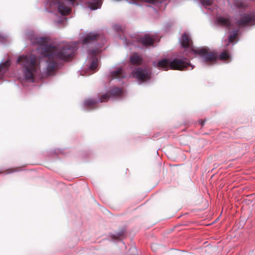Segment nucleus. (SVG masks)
I'll return each mask as SVG.
<instances>
[{
    "label": "nucleus",
    "instance_id": "obj_24",
    "mask_svg": "<svg viewBox=\"0 0 255 255\" xmlns=\"http://www.w3.org/2000/svg\"><path fill=\"white\" fill-rule=\"evenodd\" d=\"M19 170V168L16 167L14 168H10L8 169H7L4 171H0V174L2 173H5V174H9L12 172L18 171Z\"/></svg>",
    "mask_w": 255,
    "mask_h": 255
},
{
    "label": "nucleus",
    "instance_id": "obj_14",
    "mask_svg": "<svg viewBox=\"0 0 255 255\" xmlns=\"http://www.w3.org/2000/svg\"><path fill=\"white\" fill-rule=\"evenodd\" d=\"M98 65V59L97 57H94L91 62L90 66L88 68V70L92 72V73H94L95 70L97 68Z\"/></svg>",
    "mask_w": 255,
    "mask_h": 255
},
{
    "label": "nucleus",
    "instance_id": "obj_16",
    "mask_svg": "<svg viewBox=\"0 0 255 255\" xmlns=\"http://www.w3.org/2000/svg\"><path fill=\"white\" fill-rule=\"evenodd\" d=\"M218 22L223 26H230L231 21L228 18L225 17H219L217 18Z\"/></svg>",
    "mask_w": 255,
    "mask_h": 255
},
{
    "label": "nucleus",
    "instance_id": "obj_4",
    "mask_svg": "<svg viewBox=\"0 0 255 255\" xmlns=\"http://www.w3.org/2000/svg\"><path fill=\"white\" fill-rule=\"evenodd\" d=\"M180 42L183 48L189 49L192 53L203 57L205 61L207 62V50L203 48H193L192 40L187 33H184L182 35Z\"/></svg>",
    "mask_w": 255,
    "mask_h": 255
},
{
    "label": "nucleus",
    "instance_id": "obj_13",
    "mask_svg": "<svg viewBox=\"0 0 255 255\" xmlns=\"http://www.w3.org/2000/svg\"><path fill=\"white\" fill-rule=\"evenodd\" d=\"M112 79H121L124 77L122 69L118 68L116 70L111 73Z\"/></svg>",
    "mask_w": 255,
    "mask_h": 255
},
{
    "label": "nucleus",
    "instance_id": "obj_3",
    "mask_svg": "<svg viewBox=\"0 0 255 255\" xmlns=\"http://www.w3.org/2000/svg\"><path fill=\"white\" fill-rule=\"evenodd\" d=\"M190 65L187 59L182 60L175 58L171 61L167 59H162L157 62L156 67L158 69L165 71L168 70L169 68L173 70H183Z\"/></svg>",
    "mask_w": 255,
    "mask_h": 255
},
{
    "label": "nucleus",
    "instance_id": "obj_27",
    "mask_svg": "<svg viewBox=\"0 0 255 255\" xmlns=\"http://www.w3.org/2000/svg\"><path fill=\"white\" fill-rule=\"evenodd\" d=\"M115 28L116 29L117 31H119L120 30H122V28L120 26L116 25L115 26Z\"/></svg>",
    "mask_w": 255,
    "mask_h": 255
},
{
    "label": "nucleus",
    "instance_id": "obj_28",
    "mask_svg": "<svg viewBox=\"0 0 255 255\" xmlns=\"http://www.w3.org/2000/svg\"><path fill=\"white\" fill-rule=\"evenodd\" d=\"M208 5H209L212 2V0H208Z\"/></svg>",
    "mask_w": 255,
    "mask_h": 255
},
{
    "label": "nucleus",
    "instance_id": "obj_23",
    "mask_svg": "<svg viewBox=\"0 0 255 255\" xmlns=\"http://www.w3.org/2000/svg\"><path fill=\"white\" fill-rule=\"evenodd\" d=\"M240 150V147L238 144H233L231 146L230 152L231 153H236Z\"/></svg>",
    "mask_w": 255,
    "mask_h": 255
},
{
    "label": "nucleus",
    "instance_id": "obj_6",
    "mask_svg": "<svg viewBox=\"0 0 255 255\" xmlns=\"http://www.w3.org/2000/svg\"><path fill=\"white\" fill-rule=\"evenodd\" d=\"M50 6L52 8H57L58 12L62 15H68L71 10L68 5V2L63 0H52Z\"/></svg>",
    "mask_w": 255,
    "mask_h": 255
},
{
    "label": "nucleus",
    "instance_id": "obj_5",
    "mask_svg": "<svg viewBox=\"0 0 255 255\" xmlns=\"http://www.w3.org/2000/svg\"><path fill=\"white\" fill-rule=\"evenodd\" d=\"M236 24L239 27L255 25V12L241 14L240 18L236 21Z\"/></svg>",
    "mask_w": 255,
    "mask_h": 255
},
{
    "label": "nucleus",
    "instance_id": "obj_12",
    "mask_svg": "<svg viewBox=\"0 0 255 255\" xmlns=\"http://www.w3.org/2000/svg\"><path fill=\"white\" fill-rule=\"evenodd\" d=\"M109 93L111 97H117L122 95L123 90L121 88L118 87H114L111 89Z\"/></svg>",
    "mask_w": 255,
    "mask_h": 255
},
{
    "label": "nucleus",
    "instance_id": "obj_11",
    "mask_svg": "<svg viewBox=\"0 0 255 255\" xmlns=\"http://www.w3.org/2000/svg\"><path fill=\"white\" fill-rule=\"evenodd\" d=\"M97 101L95 99H89L84 101V106L88 109H93L96 108Z\"/></svg>",
    "mask_w": 255,
    "mask_h": 255
},
{
    "label": "nucleus",
    "instance_id": "obj_18",
    "mask_svg": "<svg viewBox=\"0 0 255 255\" xmlns=\"http://www.w3.org/2000/svg\"><path fill=\"white\" fill-rule=\"evenodd\" d=\"M9 65L10 62L9 61H6L2 64H0V73H4Z\"/></svg>",
    "mask_w": 255,
    "mask_h": 255
},
{
    "label": "nucleus",
    "instance_id": "obj_8",
    "mask_svg": "<svg viewBox=\"0 0 255 255\" xmlns=\"http://www.w3.org/2000/svg\"><path fill=\"white\" fill-rule=\"evenodd\" d=\"M132 76L138 81L143 82L150 80L151 71L147 68H137L133 71Z\"/></svg>",
    "mask_w": 255,
    "mask_h": 255
},
{
    "label": "nucleus",
    "instance_id": "obj_2",
    "mask_svg": "<svg viewBox=\"0 0 255 255\" xmlns=\"http://www.w3.org/2000/svg\"><path fill=\"white\" fill-rule=\"evenodd\" d=\"M17 62L21 65L23 69L25 79L30 82H34V77L39 68V62L37 58L33 55H22L17 59Z\"/></svg>",
    "mask_w": 255,
    "mask_h": 255
},
{
    "label": "nucleus",
    "instance_id": "obj_26",
    "mask_svg": "<svg viewBox=\"0 0 255 255\" xmlns=\"http://www.w3.org/2000/svg\"><path fill=\"white\" fill-rule=\"evenodd\" d=\"M205 123V121H203L201 120L199 121V124H200L201 127H203Z\"/></svg>",
    "mask_w": 255,
    "mask_h": 255
},
{
    "label": "nucleus",
    "instance_id": "obj_22",
    "mask_svg": "<svg viewBox=\"0 0 255 255\" xmlns=\"http://www.w3.org/2000/svg\"><path fill=\"white\" fill-rule=\"evenodd\" d=\"M111 97L109 92H108L106 94L101 95V97L100 98V101L101 102H106Z\"/></svg>",
    "mask_w": 255,
    "mask_h": 255
},
{
    "label": "nucleus",
    "instance_id": "obj_21",
    "mask_svg": "<svg viewBox=\"0 0 255 255\" xmlns=\"http://www.w3.org/2000/svg\"><path fill=\"white\" fill-rule=\"evenodd\" d=\"M238 30L237 29L233 31V32L229 36V41L230 42H233L236 39L238 35Z\"/></svg>",
    "mask_w": 255,
    "mask_h": 255
},
{
    "label": "nucleus",
    "instance_id": "obj_1",
    "mask_svg": "<svg viewBox=\"0 0 255 255\" xmlns=\"http://www.w3.org/2000/svg\"><path fill=\"white\" fill-rule=\"evenodd\" d=\"M33 42L40 46L42 55L46 58L47 73L50 75L58 67L60 60L68 61L71 60L76 50V45L67 42H61L56 45H46L47 39L44 37H35Z\"/></svg>",
    "mask_w": 255,
    "mask_h": 255
},
{
    "label": "nucleus",
    "instance_id": "obj_17",
    "mask_svg": "<svg viewBox=\"0 0 255 255\" xmlns=\"http://www.w3.org/2000/svg\"><path fill=\"white\" fill-rule=\"evenodd\" d=\"M130 60L132 64L136 65H140L141 62V58L136 53L132 55Z\"/></svg>",
    "mask_w": 255,
    "mask_h": 255
},
{
    "label": "nucleus",
    "instance_id": "obj_19",
    "mask_svg": "<svg viewBox=\"0 0 255 255\" xmlns=\"http://www.w3.org/2000/svg\"><path fill=\"white\" fill-rule=\"evenodd\" d=\"M125 233V231L122 230L118 233H116L115 234H112L111 235V238L113 239L117 240L120 239L123 236L124 234Z\"/></svg>",
    "mask_w": 255,
    "mask_h": 255
},
{
    "label": "nucleus",
    "instance_id": "obj_15",
    "mask_svg": "<svg viewBox=\"0 0 255 255\" xmlns=\"http://www.w3.org/2000/svg\"><path fill=\"white\" fill-rule=\"evenodd\" d=\"M102 3V0H93L90 2L89 6L92 9H96L101 7Z\"/></svg>",
    "mask_w": 255,
    "mask_h": 255
},
{
    "label": "nucleus",
    "instance_id": "obj_20",
    "mask_svg": "<svg viewBox=\"0 0 255 255\" xmlns=\"http://www.w3.org/2000/svg\"><path fill=\"white\" fill-rule=\"evenodd\" d=\"M235 4L237 7L240 8L246 9L248 6L247 4L239 0L235 1Z\"/></svg>",
    "mask_w": 255,
    "mask_h": 255
},
{
    "label": "nucleus",
    "instance_id": "obj_7",
    "mask_svg": "<svg viewBox=\"0 0 255 255\" xmlns=\"http://www.w3.org/2000/svg\"><path fill=\"white\" fill-rule=\"evenodd\" d=\"M217 59L225 63H228L231 61V56L227 50L224 51L219 55H218L216 53L208 51V65H209L210 62L212 61L215 63Z\"/></svg>",
    "mask_w": 255,
    "mask_h": 255
},
{
    "label": "nucleus",
    "instance_id": "obj_10",
    "mask_svg": "<svg viewBox=\"0 0 255 255\" xmlns=\"http://www.w3.org/2000/svg\"><path fill=\"white\" fill-rule=\"evenodd\" d=\"M100 37V34L96 32H90L83 38L82 42L84 44H87L92 42L98 40Z\"/></svg>",
    "mask_w": 255,
    "mask_h": 255
},
{
    "label": "nucleus",
    "instance_id": "obj_29",
    "mask_svg": "<svg viewBox=\"0 0 255 255\" xmlns=\"http://www.w3.org/2000/svg\"><path fill=\"white\" fill-rule=\"evenodd\" d=\"M212 224H213V223H211V224H208V226H209V225H212Z\"/></svg>",
    "mask_w": 255,
    "mask_h": 255
},
{
    "label": "nucleus",
    "instance_id": "obj_9",
    "mask_svg": "<svg viewBox=\"0 0 255 255\" xmlns=\"http://www.w3.org/2000/svg\"><path fill=\"white\" fill-rule=\"evenodd\" d=\"M155 40V36L149 34H145L143 36L138 37V41L144 46L152 45Z\"/></svg>",
    "mask_w": 255,
    "mask_h": 255
},
{
    "label": "nucleus",
    "instance_id": "obj_25",
    "mask_svg": "<svg viewBox=\"0 0 255 255\" xmlns=\"http://www.w3.org/2000/svg\"><path fill=\"white\" fill-rule=\"evenodd\" d=\"M200 2L204 6L205 8L207 7V0H199Z\"/></svg>",
    "mask_w": 255,
    "mask_h": 255
}]
</instances>
